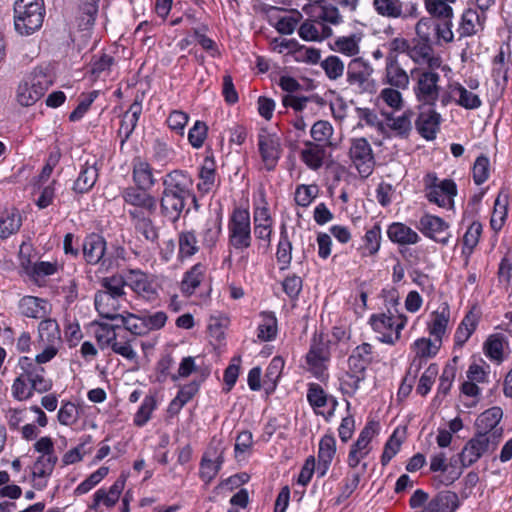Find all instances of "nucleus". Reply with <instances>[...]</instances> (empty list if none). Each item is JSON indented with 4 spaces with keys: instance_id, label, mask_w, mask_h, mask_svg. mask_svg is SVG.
<instances>
[{
    "instance_id": "34",
    "label": "nucleus",
    "mask_w": 512,
    "mask_h": 512,
    "mask_svg": "<svg viewBox=\"0 0 512 512\" xmlns=\"http://www.w3.org/2000/svg\"><path fill=\"white\" fill-rule=\"evenodd\" d=\"M47 307L46 300L35 296H24L18 304L21 315L34 319L44 318L48 313Z\"/></svg>"
},
{
    "instance_id": "19",
    "label": "nucleus",
    "mask_w": 512,
    "mask_h": 512,
    "mask_svg": "<svg viewBox=\"0 0 512 512\" xmlns=\"http://www.w3.org/2000/svg\"><path fill=\"white\" fill-rule=\"evenodd\" d=\"M512 66L509 44L500 46L492 60V77L498 88L504 90L508 83V72Z\"/></svg>"
},
{
    "instance_id": "64",
    "label": "nucleus",
    "mask_w": 512,
    "mask_h": 512,
    "mask_svg": "<svg viewBox=\"0 0 512 512\" xmlns=\"http://www.w3.org/2000/svg\"><path fill=\"white\" fill-rule=\"evenodd\" d=\"M215 176L214 163L205 160L199 172L200 182L197 185L198 189L203 193L210 192L215 186Z\"/></svg>"
},
{
    "instance_id": "46",
    "label": "nucleus",
    "mask_w": 512,
    "mask_h": 512,
    "mask_svg": "<svg viewBox=\"0 0 512 512\" xmlns=\"http://www.w3.org/2000/svg\"><path fill=\"white\" fill-rule=\"evenodd\" d=\"M260 316L262 321L258 326L257 337L262 342L272 341L278 332L277 318L272 312H262Z\"/></svg>"
},
{
    "instance_id": "40",
    "label": "nucleus",
    "mask_w": 512,
    "mask_h": 512,
    "mask_svg": "<svg viewBox=\"0 0 512 512\" xmlns=\"http://www.w3.org/2000/svg\"><path fill=\"white\" fill-rule=\"evenodd\" d=\"M133 181L139 187L152 188L155 185L153 168L148 162L140 158L133 161Z\"/></svg>"
},
{
    "instance_id": "56",
    "label": "nucleus",
    "mask_w": 512,
    "mask_h": 512,
    "mask_svg": "<svg viewBox=\"0 0 512 512\" xmlns=\"http://www.w3.org/2000/svg\"><path fill=\"white\" fill-rule=\"evenodd\" d=\"M125 285H127V273L125 277L114 275L103 279L102 291L125 302Z\"/></svg>"
},
{
    "instance_id": "51",
    "label": "nucleus",
    "mask_w": 512,
    "mask_h": 512,
    "mask_svg": "<svg viewBox=\"0 0 512 512\" xmlns=\"http://www.w3.org/2000/svg\"><path fill=\"white\" fill-rule=\"evenodd\" d=\"M376 13L386 18H400L403 15V3L400 0H373Z\"/></svg>"
},
{
    "instance_id": "9",
    "label": "nucleus",
    "mask_w": 512,
    "mask_h": 512,
    "mask_svg": "<svg viewBox=\"0 0 512 512\" xmlns=\"http://www.w3.org/2000/svg\"><path fill=\"white\" fill-rule=\"evenodd\" d=\"M502 417L503 410L498 406L485 410L475 421L476 433L499 444L503 436V428L500 426Z\"/></svg>"
},
{
    "instance_id": "37",
    "label": "nucleus",
    "mask_w": 512,
    "mask_h": 512,
    "mask_svg": "<svg viewBox=\"0 0 512 512\" xmlns=\"http://www.w3.org/2000/svg\"><path fill=\"white\" fill-rule=\"evenodd\" d=\"M336 454V440L332 435H324L319 443L318 451V468L321 470L320 476H324L327 472L332 460Z\"/></svg>"
},
{
    "instance_id": "55",
    "label": "nucleus",
    "mask_w": 512,
    "mask_h": 512,
    "mask_svg": "<svg viewBox=\"0 0 512 512\" xmlns=\"http://www.w3.org/2000/svg\"><path fill=\"white\" fill-rule=\"evenodd\" d=\"M319 63L326 77L331 81L342 78L345 73L344 62L336 55H330Z\"/></svg>"
},
{
    "instance_id": "27",
    "label": "nucleus",
    "mask_w": 512,
    "mask_h": 512,
    "mask_svg": "<svg viewBox=\"0 0 512 512\" xmlns=\"http://www.w3.org/2000/svg\"><path fill=\"white\" fill-rule=\"evenodd\" d=\"M326 158V147L324 144L312 141L304 142V147L300 151L301 161L311 170H319Z\"/></svg>"
},
{
    "instance_id": "61",
    "label": "nucleus",
    "mask_w": 512,
    "mask_h": 512,
    "mask_svg": "<svg viewBox=\"0 0 512 512\" xmlns=\"http://www.w3.org/2000/svg\"><path fill=\"white\" fill-rule=\"evenodd\" d=\"M441 347V343L429 338H419L413 344V350L419 358L434 357Z\"/></svg>"
},
{
    "instance_id": "20",
    "label": "nucleus",
    "mask_w": 512,
    "mask_h": 512,
    "mask_svg": "<svg viewBox=\"0 0 512 512\" xmlns=\"http://www.w3.org/2000/svg\"><path fill=\"white\" fill-rule=\"evenodd\" d=\"M163 191L190 198L193 181L184 171L175 169L162 178Z\"/></svg>"
},
{
    "instance_id": "24",
    "label": "nucleus",
    "mask_w": 512,
    "mask_h": 512,
    "mask_svg": "<svg viewBox=\"0 0 512 512\" xmlns=\"http://www.w3.org/2000/svg\"><path fill=\"white\" fill-rule=\"evenodd\" d=\"M187 199V197L178 194L162 191L160 197V212L162 216L173 223L178 221L185 208Z\"/></svg>"
},
{
    "instance_id": "43",
    "label": "nucleus",
    "mask_w": 512,
    "mask_h": 512,
    "mask_svg": "<svg viewBox=\"0 0 512 512\" xmlns=\"http://www.w3.org/2000/svg\"><path fill=\"white\" fill-rule=\"evenodd\" d=\"M205 271L206 267L201 263L195 264L190 270H188L181 281L180 288L182 293L186 296L192 295L196 288L201 284Z\"/></svg>"
},
{
    "instance_id": "15",
    "label": "nucleus",
    "mask_w": 512,
    "mask_h": 512,
    "mask_svg": "<svg viewBox=\"0 0 512 512\" xmlns=\"http://www.w3.org/2000/svg\"><path fill=\"white\" fill-rule=\"evenodd\" d=\"M417 228L423 235L435 242L445 245L449 241V224L438 216L430 214L423 215L419 219Z\"/></svg>"
},
{
    "instance_id": "49",
    "label": "nucleus",
    "mask_w": 512,
    "mask_h": 512,
    "mask_svg": "<svg viewBox=\"0 0 512 512\" xmlns=\"http://www.w3.org/2000/svg\"><path fill=\"white\" fill-rule=\"evenodd\" d=\"M508 214V197L502 196L499 194L495 200L493 212L490 219V227L491 229L498 233L507 218Z\"/></svg>"
},
{
    "instance_id": "45",
    "label": "nucleus",
    "mask_w": 512,
    "mask_h": 512,
    "mask_svg": "<svg viewBox=\"0 0 512 512\" xmlns=\"http://www.w3.org/2000/svg\"><path fill=\"white\" fill-rule=\"evenodd\" d=\"M178 255L180 259H186L198 253L200 246L194 231H182L178 235Z\"/></svg>"
},
{
    "instance_id": "3",
    "label": "nucleus",
    "mask_w": 512,
    "mask_h": 512,
    "mask_svg": "<svg viewBox=\"0 0 512 512\" xmlns=\"http://www.w3.org/2000/svg\"><path fill=\"white\" fill-rule=\"evenodd\" d=\"M374 67L363 57L351 59L346 68V82L359 94H372L376 91L373 77Z\"/></svg>"
},
{
    "instance_id": "62",
    "label": "nucleus",
    "mask_w": 512,
    "mask_h": 512,
    "mask_svg": "<svg viewBox=\"0 0 512 512\" xmlns=\"http://www.w3.org/2000/svg\"><path fill=\"white\" fill-rule=\"evenodd\" d=\"M33 391L34 390L31 387L29 378L26 376L24 370H20L12 385L13 396L17 400L23 401L30 398L33 394Z\"/></svg>"
},
{
    "instance_id": "16",
    "label": "nucleus",
    "mask_w": 512,
    "mask_h": 512,
    "mask_svg": "<svg viewBox=\"0 0 512 512\" xmlns=\"http://www.w3.org/2000/svg\"><path fill=\"white\" fill-rule=\"evenodd\" d=\"M126 483V477L121 475L109 489L100 488L94 495L92 503L88 505V508L93 511H100L101 506L106 508H112L118 502L122 491L124 490Z\"/></svg>"
},
{
    "instance_id": "21",
    "label": "nucleus",
    "mask_w": 512,
    "mask_h": 512,
    "mask_svg": "<svg viewBox=\"0 0 512 512\" xmlns=\"http://www.w3.org/2000/svg\"><path fill=\"white\" fill-rule=\"evenodd\" d=\"M330 357L328 345L321 339L314 337L310 349L306 355V362L309 366V370L318 378H321L324 374V363L328 361Z\"/></svg>"
},
{
    "instance_id": "44",
    "label": "nucleus",
    "mask_w": 512,
    "mask_h": 512,
    "mask_svg": "<svg viewBox=\"0 0 512 512\" xmlns=\"http://www.w3.org/2000/svg\"><path fill=\"white\" fill-rule=\"evenodd\" d=\"M507 346L508 341L502 334H492L484 343V352L490 360L501 363L504 348Z\"/></svg>"
},
{
    "instance_id": "29",
    "label": "nucleus",
    "mask_w": 512,
    "mask_h": 512,
    "mask_svg": "<svg viewBox=\"0 0 512 512\" xmlns=\"http://www.w3.org/2000/svg\"><path fill=\"white\" fill-rule=\"evenodd\" d=\"M307 399L314 411L321 415H325L323 408L330 404L331 409L328 411V417L333 414L337 405V401L333 397H329L323 388L316 383H311L309 385Z\"/></svg>"
},
{
    "instance_id": "32",
    "label": "nucleus",
    "mask_w": 512,
    "mask_h": 512,
    "mask_svg": "<svg viewBox=\"0 0 512 512\" xmlns=\"http://www.w3.org/2000/svg\"><path fill=\"white\" fill-rule=\"evenodd\" d=\"M387 236L399 245H414L419 242L420 237L416 231L401 222H394L388 226Z\"/></svg>"
},
{
    "instance_id": "54",
    "label": "nucleus",
    "mask_w": 512,
    "mask_h": 512,
    "mask_svg": "<svg viewBox=\"0 0 512 512\" xmlns=\"http://www.w3.org/2000/svg\"><path fill=\"white\" fill-rule=\"evenodd\" d=\"M477 326V319L473 313H468L461 323L459 324L455 335L454 340L457 346L462 347L470 336L473 334Z\"/></svg>"
},
{
    "instance_id": "22",
    "label": "nucleus",
    "mask_w": 512,
    "mask_h": 512,
    "mask_svg": "<svg viewBox=\"0 0 512 512\" xmlns=\"http://www.w3.org/2000/svg\"><path fill=\"white\" fill-rule=\"evenodd\" d=\"M382 82L396 89H408L410 77L399 59L385 60Z\"/></svg>"
},
{
    "instance_id": "8",
    "label": "nucleus",
    "mask_w": 512,
    "mask_h": 512,
    "mask_svg": "<svg viewBox=\"0 0 512 512\" xmlns=\"http://www.w3.org/2000/svg\"><path fill=\"white\" fill-rule=\"evenodd\" d=\"M349 157L362 178L369 177L375 166V159L371 145L367 139L355 138L351 140Z\"/></svg>"
},
{
    "instance_id": "12",
    "label": "nucleus",
    "mask_w": 512,
    "mask_h": 512,
    "mask_svg": "<svg viewBox=\"0 0 512 512\" xmlns=\"http://www.w3.org/2000/svg\"><path fill=\"white\" fill-rule=\"evenodd\" d=\"M258 149L266 169L273 170L281 155L279 137L267 130H261L258 134Z\"/></svg>"
},
{
    "instance_id": "31",
    "label": "nucleus",
    "mask_w": 512,
    "mask_h": 512,
    "mask_svg": "<svg viewBox=\"0 0 512 512\" xmlns=\"http://www.w3.org/2000/svg\"><path fill=\"white\" fill-rule=\"evenodd\" d=\"M142 113V104L141 101L135 100L129 107V109L124 113L120 127L118 130V135L121 138V144L123 145L133 133L135 127L137 126V122Z\"/></svg>"
},
{
    "instance_id": "59",
    "label": "nucleus",
    "mask_w": 512,
    "mask_h": 512,
    "mask_svg": "<svg viewBox=\"0 0 512 512\" xmlns=\"http://www.w3.org/2000/svg\"><path fill=\"white\" fill-rule=\"evenodd\" d=\"M157 401L155 396L147 395L143 399L141 406L135 413L133 422L136 426H144L151 418L152 412L156 409Z\"/></svg>"
},
{
    "instance_id": "35",
    "label": "nucleus",
    "mask_w": 512,
    "mask_h": 512,
    "mask_svg": "<svg viewBox=\"0 0 512 512\" xmlns=\"http://www.w3.org/2000/svg\"><path fill=\"white\" fill-rule=\"evenodd\" d=\"M298 34L305 41H321L331 36L332 29L321 21L306 20L300 25Z\"/></svg>"
},
{
    "instance_id": "50",
    "label": "nucleus",
    "mask_w": 512,
    "mask_h": 512,
    "mask_svg": "<svg viewBox=\"0 0 512 512\" xmlns=\"http://www.w3.org/2000/svg\"><path fill=\"white\" fill-rule=\"evenodd\" d=\"M452 91L454 94H457L456 104L465 109H477L482 104L481 99L477 94L469 91L458 82H453Z\"/></svg>"
},
{
    "instance_id": "48",
    "label": "nucleus",
    "mask_w": 512,
    "mask_h": 512,
    "mask_svg": "<svg viewBox=\"0 0 512 512\" xmlns=\"http://www.w3.org/2000/svg\"><path fill=\"white\" fill-rule=\"evenodd\" d=\"M364 244L360 247L361 255L369 257L375 255L381 245V228L375 224L371 229L367 230L363 237Z\"/></svg>"
},
{
    "instance_id": "63",
    "label": "nucleus",
    "mask_w": 512,
    "mask_h": 512,
    "mask_svg": "<svg viewBox=\"0 0 512 512\" xmlns=\"http://www.w3.org/2000/svg\"><path fill=\"white\" fill-rule=\"evenodd\" d=\"M21 227V216L17 211H12L3 215L0 219V236L8 238L16 233Z\"/></svg>"
},
{
    "instance_id": "1",
    "label": "nucleus",
    "mask_w": 512,
    "mask_h": 512,
    "mask_svg": "<svg viewBox=\"0 0 512 512\" xmlns=\"http://www.w3.org/2000/svg\"><path fill=\"white\" fill-rule=\"evenodd\" d=\"M43 0H16L14 4V28L21 36H30L38 31L44 21Z\"/></svg>"
},
{
    "instance_id": "13",
    "label": "nucleus",
    "mask_w": 512,
    "mask_h": 512,
    "mask_svg": "<svg viewBox=\"0 0 512 512\" xmlns=\"http://www.w3.org/2000/svg\"><path fill=\"white\" fill-rule=\"evenodd\" d=\"M150 188L130 186L122 191V198L128 205L135 207L134 210L154 214L157 208V199L148 192Z\"/></svg>"
},
{
    "instance_id": "57",
    "label": "nucleus",
    "mask_w": 512,
    "mask_h": 512,
    "mask_svg": "<svg viewBox=\"0 0 512 512\" xmlns=\"http://www.w3.org/2000/svg\"><path fill=\"white\" fill-rule=\"evenodd\" d=\"M133 338H129L127 333L120 328V336L113 340L111 343L112 350L128 360H134L137 357L136 352L131 346Z\"/></svg>"
},
{
    "instance_id": "2",
    "label": "nucleus",
    "mask_w": 512,
    "mask_h": 512,
    "mask_svg": "<svg viewBox=\"0 0 512 512\" xmlns=\"http://www.w3.org/2000/svg\"><path fill=\"white\" fill-rule=\"evenodd\" d=\"M369 324L380 342L394 345L401 338V332L407 324V316L388 310L372 314Z\"/></svg>"
},
{
    "instance_id": "10",
    "label": "nucleus",
    "mask_w": 512,
    "mask_h": 512,
    "mask_svg": "<svg viewBox=\"0 0 512 512\" xmlns=\"http://www.w3.org/2000/svg\"><path fill=\"white\" fill-rule=\"evenodd\" d=\"M497 446L498 444L489 440V438L475 433V435L464 445L461 453L459 454L462 468L472 466L484 454L495 450Z\"/></svg>"
},
{
    "instance_id": "18",
    "label": "nucleus",
    "mask_w": 512,
    "mask_h": 512,
    "mask_svg": "<svg viewBox=\"0 0 512 512\" xmlns=\"http://www.w3.org/2000/svg\"><path fill=\"white\" fill-rule=\"evenodd\" d=\"M127 285L138 297L146 301H154L158 296L153 281L141 270L130 269L127 271Z\"/></svg>"
},
{
    "instance_id": "28",
    "label": "nucleus",
    "mask_w": 512,
    "mask_h": 512,
    "mask_svg": "<svg viewBox=\"0 0 512 512\" xmlns=\"http://www.w3.org/2000/svg\"><path fill=\"white\" fill-rule=\"evenodd\" d=\"M460 506L457 493L444 490L437 493L425 506L427 512H455Z\"/></svg>"
},
{
    "instance_id": "25",
    "label": "nucleus",
    "mask_w": 512,
    "mask_h": 512,
    "mask_svg": "<svg viewBox=\"0 0 512 512\" xmlns=\"http://www.w3.org/2000/svg\"><path fill=\"white\" fill-rule=\"evenodd\" d=\"M223 463V452L215 448L208 449L200 462V478L205 483H210L218 474Z\"/></svg>"
},
{
    "instance_id": "14",
    "label": "nucleus",
    "mask_w": 512,
    "mask_h": 512,
    "mask_svg": "<svg viewBox=\"0 0 512 512\" xmlns=\"http://www.w3.org/2000/svg\"><path fill=\"white\" fill-rule=\"evenodd\" d=\"M407 55L418 65L426 64L427 69H437L442 64L441 58L434 55L430 40L413 39L409 44Z\"/></svg>"
},
{
    "instance_id": "52",
    "label": "nucleus",
    "mask_w": 512,
    "mask_h": 512,
    "mask_svg": "<svg viewBox=\"0 0 512 512\" xmlns=\"http://www.w3.org/2000/svg\"><path fill=\"white\" fill-rule=\"evenodd\" d=\"M360 41L361 37L356 34L338 37L334 42V50L355 58L360 53Z\"/></svg>"
},
{
    "instance_id": "17",
    "label": "nucleus",
    "mask_w": 512,
    "mask_h": 512,
    "mask_svg": "<svg viewBox=\"0 0 512 512\" xmlns=\"http://www.w3.org/2000/svg\"><path fill=\"white\" fill-rule=\"evenodd\" d=\"M18 368L19 370H24L34 391L44 393L51 389L52 381L45 378L44 368L35 364L32 358L27 356L21 357L18 362Z\"/></svg>"
},
{
    "instance_id": "33",
    "label": "nucleus",
    "mask_w": 512,
    "mask_h": 512,
    "mask_svg": "<svg viewBox=\"0 0 512 512\" xmlns=\"http://www.w3.org/2000/svg\"><path fill=\"white\" fill-rule=\"evenodd\" d=\"M105 249V240L95 233L88 235L83 242V255L89 264H97L103 258Z\"/></svg>"
},
{
    "instance_id": "26",
    "label": "nucleus",
    "mask_w": 512,
    "mask_h": 512,
    "mask_svg": "<svg viewBox=\"0 0 512 512\" xmlns=\"http://www.w3.org/2000/svg\"><path fill=\"white\" fill-rule=\"evenodd\" d=\"M123 302L121 299L101 290L95 294L94 298L95 307L99 315L110 320H118L122 315L117 312L121 309Z\"/></svg>"
},
{
    "instance_id": "47",
    "label": "nucleus",
    "mask_w": 512,
    "mask_h": 512,
    "mask_svg": "<svg viewBox=\"0 0 512 512\" xmlns=\"http://www.w3.org/2000/svg\"><path fill=\"white\" fill-rule=\"evenodd\" d=\"M452 3L453 2L448 0H424L426 11L431 17L437 19V21H449V19L453 18Z\"/></svg>"
},
{
    "instance_id": "6",
    "label": "nucleus",
    "mask_w": 512,
    "mask_h": 512,
    "mask_svg": "<svg viewBox=\"0 0 512 512\" xmlns=\"http://www.w3.org/2000/svg\"><path fill=\"white\" fill-rule=\"evenodd\" d=\"M424 186L427 199L439 207L452 208L456 196V184L451 179L440 181L436 174L428 173L424 177Z\"/></svg>"
},
{
    "instance_id": "30",
    "label": "nucleus",
    "mask_w": 512,
    "mask_h": 512,
    "mask_svg": "<svg viewBox=\"0 0 512 512\" xmlns=\"http://www.w3.org/2000/svg\"><path fill=\"white\" fill-rule=\"evenodd\" d=\"M440 118V114L431 108L422 111L415 123L419 134L427 140L434 139L439 130Z\"/></svg>"
},
{
    "instance_id": "58",
    "label": "nucleus",
    "mask_w": 512,
    "mask_h": 512,
    "mask_svg": "<svg viewBox=\"0 0 512 512\" xmlns=\"http://www.w3.org/2000/svg\"><path fill=\"white\" fill-rule=\"evenodd\" d=\"M477 25H479L478 13L468 9L462 14L457 32L460 37H470L477 33Z\"/></svg>"
},
{
    "instance_id": "4",
    "label": "nucleus",
    "mask_w": 512,
    "mask_h": 512,
    "mask_svg": "<svg viewBox=\"0 0 512 512\" xmlns=\"http://www.w3.org/2000/svg\"><path fill=\"white\" fill-rule=\"evenodd\" d=\"M51 81L41 70H35L21 81L17 87L16 100L23 107H29L39 101L49 88Z\"/></svg>"
},
{
    "instance_id": "39",
    "label": "nucleus",
    "mask_w": 512,
    "mask_h": 512,
    "mask_svg": "<svg viewBox=\"0 0 512 512\" xmlns=\"http://www.w3.org/2000/svg\"><path fill=\"white\" fill-rule=\"evenodd\" d=\"M412 117L413 112L410 110H407L398 116L387 114V123L385 124L386 130H392L396 136L407 137L412 130Z\"/></svg>"
},
{
    "instance_id": "11",
    "label": "nucleus",
    "mask_w": 512,
    "mask_h": 512,
    "mask_svg": "<svg viewBox=\"0 0 512 512\" xmlns=\"http://www.w3.org/2000/svg\"><path fill=\"white\" fill-rule=\"evenodd\" d=\"M430 470L432 472H439V474L433 477V486L437 489L453 484L462 474L461 469L447 464V457L444 452L437 453L431 457Z\"/></svg>"
},
{
    "instance_id": "23",
    "label": "nucleus",
    "mask_w": 512,
    "mask_h": 512,
    "mask_svg": "<svg viewBox=\"0 0 512 512\" xmlns=\"http://www.w3.org/2000/svg\"><path fill=\"white\" fill-rule=\"evenodd\" d=\"M58 461L56 455H40L32 466L33 486L36 489H43L47 486L48 479L51 476Z\"/></svg>"
},
{
    "instance_id": "5",
    "label": "nucleus",
    "mask_w": 512,
    "mask_h": 512,
    "mask_svg": "<svg viewBox=\"0 0 512 512\" xmlns=\"http://www.w3.org/2000/svg\"><path fill=\"white\" fill-rule=\"evenodd\" d=\"M229 244L240 251L248 249L252 243L251 219L248 210L236 208L228 223Z\"/></svg>"
},
{
    "instance_id": "36",
    "label": "nucleus",
    "mask_w": 512,
    "mask_h": 512,
    "mask_svg": "<svg viewBox=\"0 0 512 512\" xmlns=\"http://www.w3.org/2000/svg\"><path fill=\"white\" fill-rule=\"evenodd\" d=\"M129 216L134 222L137 233L141 234L147 241L156 242L159 238L158 230L152 219L139 210H130Z\"/></svg>"
},
{
    "instance_id": "53",
    "label": "nucleus",
    "mask_w": 512,
    "mask_h": 512,
    "mask_svg": "<svg viewBox=\"0 0 512 512\" xmlns=\"http://www.w3.org/2000/svg\"><path fill=\"white\" fill-rule=\"evenodd\" d=\"M122 325L123 330L127 333L129 332L133 336H143L147 334V326H145V322L143 316H138L133 313L122 314L118 318Z\"/></svg>"
},
{
    "instance_id": "42",
    "label": "nucleus",
    "mask_w": 512,
    "mask_h": 512,
    "mask_svg": "<svg viewBox=\"0 0 512 512\" xmlns=\"http://www.w3.org/2000/svg\"><path fill=\"white\" fill-rule=\"evenodd\" d=\"M450 319L448 308H442L432 313L431 321L428 324V330L434 339L442 344V338L446 334Z\"/></svg>"
},
{
    "instance_id": "41",
    "label": "nucleus",
    "mask_w": 512,
    "mask_h": 512,
    "mask_svg": "<svg viewBox=\"0 0 512 512\" xmlns=\"http://www.w3.org/2000/svg\"><path fill=\"white\" fill-rule=\"evenodd\" d=\"M39 344H61V332L56 320L43 319L38 326Z\"/></svg>"
},
{
    "instance_id": "38",
    "label": "nucleus",
    "mask_w": 512,
    "mask_h": 512,
    "mask_svg": "<svg viewBox=\"0 0 512 512\" xmlns=\"http://www.w3.org/2000/svg\"><path fill=\"white\" fill-rule=\"evenodd\" d=\"M98 179V169L96 163L86 161L81 167L80 173L74 183V191L77 193H86L93 188Z\"/></svg>"
},
{
    "instance_id": "60",
    "label": "nucleus",
    "mask_w": 512,
    "mask_h": 512,
    "mask_svg": "<svg viewBox=\"0 0 512 512\" xmlns=\"http://www.w3.org/2000/svg\"><path fill=\"white\" fill-rule=\"evenodd\" d=\"M221 233V220L217 217L210 218L202 231L203 245L212 248L216 245Z\"/></svg>"
},
{
    "instance_id": "7",
    "label": "nucleus",
    "mask_w": 512,
    "mask_h": 512,
    "mask_svg": "<svg viewBox=\"0 0 512 512\" xmlns=\"http://www.w3.org/2000/svg\"><path fill=\"white\" fill-rule=\"evenodd\" d=\"M435 69H418L417 81L414 88L416 98L419 102L433 106L440 95V87L438 82L440 76Z\"/></svg>"
}]
</instances>
